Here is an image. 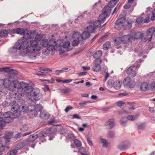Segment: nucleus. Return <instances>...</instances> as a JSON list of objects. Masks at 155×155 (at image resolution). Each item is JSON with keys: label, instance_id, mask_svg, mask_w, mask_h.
<instances>
[{"label": "nucleus", "instance_id": "1", "mask_svg": "<svg viewBox=\"0 0 155 155\" xmlns=\"http://www.w3.org/2000/svg\"><path fill=\"white\" fill-rule=\"evenodd\" d=\"M12 79V77H10L7 79H5L4 81H3L2 80L0 79V81L3 82L4 85H6L5 83L7 82H8L7 85H8L10 84L11 82L12 81L13 84V87L12 89L9 87V89L13 91H14L18 85H20V87L17 88L16 92L15 93L14 92V94H15L16 100L18 101L19 102H21L22 97L23 96L25 97H26L28 93H30L31 91V87L29 86L28 84L27 83L21 82L19 83L17 81H13Z\"/></svg>", "mask_w": 155, "mask_h": 155}, {"label": "nucleus", "instance_id": "2", "mask_svg": "<svg viewBox=\"0 0 155 155\" xmlns=\"http://www.w3.org/2000/svg\"><path fill=\"white\" fill-rule=\"evenodd\" d=\"M28 40L25 39V38H22L21 39H19L18 40L14 45V46L18 50H19L21 48L23 49H26V53H30L31 54L30 55L31 58L32 59H35L37 55L38 54V52H37L33 53L31 51H30L28 49V47H30V45L28 44Z\"/></svg>", "mask_w": 155, "mask_h": 155}, {"label": "nucleus", "instance_id": "3", "mask_svg": "<svg viewBox=\"0 0 155 155\" xmlns=\"http://www.w3.org/2000/svg\"><path fill=\"white\" fill-rule=\"evenodd\" d=\"M42 38V36L40 35H38L35 37L34 40H32V41H30V47H28V49L30 51H31L33 53L37 52H38V54L37 55L39 54L38 51L40 50V48H38L37 46L38 45V41L41 40Z\"/></svg>", "mask_w": 155, "mask_h": 155}, {"label": "nucleus", "instance_id": "4", "mask_svg": "<svg viewBox=\"0 0 155 155\" xmlns=\"http://www.w3.org/2000/svg\"><path fill=\"white\" fill-rule=\"evenodd\" d=\"M152 39L155 42V28L152 27L148 29L146 32V35L142 38V42H144L148 41H150Z\"/></svg>", "mask_w": 155, "mask_h": 155}, {"label": "nucleus", "instance_id": "5", "mask_svg": "<svg viewBox=\"0 0 155 155\" xmlns=\"http://www.w3.org/2000/svg\"><path fill=\"white\" fill-rule=\"evenodd\" d=\"M56 41L54 39H50L48 42V43L47 44V45H48L47 51H45L43 50L42 51L43 53L45 54H47L48 52V50L51 51L54 50L57 51L60 50L61 47V45L60 44L57 45L56 44Z\"/></svg>", "mask_w": 155, "mask_h": 155}, {"label": "nucleus", "instance_id": "6", "mask_svg": "<svg viewBox=\"0 0 155 155\" xmlns=\"http://www.w3.org/2000/svg\"><path fill=\"white\" fill-rule=\"evenodd\" d=\"M40 92V90L38 88H34L32 89L31 91L28 93L25 97H31L35 101L39 100L42 97V95Z\"/></svg>", "mask_w": 155, "mask_h": 155}, {"label": "nucleus", "instance_id": "7", "mask_svg": "<svg viewBox=\"0 0 155 155\" xmlns=\"http://www.w3.org/2000/svg\"><path fill=\"white\" fill-rule=\"evenodd\" d=\"M123 84L124 86L130 88H134L135 85L134 80L129 76L127 77L124 79Z\"/></svg>", "mask_w": 155, "mask_h": 155}, {"label": "nucleus", "instance_id": "8", "mask_svg": "<svg viewBox=\"0 0 155 155\" xmlns=\"http://www.w3.org/2000/svg\"><path fill=\"white\" fill-rule=\"evenodd\" d=\"M126 22V18L124 16L120 15L118 19L115 21V28H123L125 26V23Z\"/></svg>", "mask_w": 155, "mask_h": 155}, {"label": "nucleus", "instance_id": "9", "mask_svg": "<svg viewBox=\"0 0 155 155\" xmlns=\"http://www.w3.org/2000/svg\"><path fill=\"white\" fill-rule=\"evenodd\" d=\"M12 116V112L10 111L3 114V118L5 123H11L13 122V118Z\"/></svg>", "mask_w": 155, "mask_h": 155}, {"label": "nucleus", "instance_id": "10", "mask_svg": "<svg viewBox=\"0 0 155 155\" xmlns=\"http://www.w3.org/2000/svg\"><path fill=\"white\" fill-rule=\"evenodd\" d=\"M130 35L131 37V39L132 41H134L135 39H138L140 38H141L142 41V38L144 36L143 34L140 32L135 31H132L130 32Z\"/></svg>", "mask_w": 155, "mask_h": 155}, {"label": "nucleus", "instance_id": "11", "mask_svg": "<svg viewBox=\"0 0 155 155\" xmlns=\"http://www.w3.org/2000/svg\"><path fill=\"white\" fill-rule=\"evenodd\" d=\"M130 144L129 141H125L119 144L117 147L118 149L121 150H126L130 147Z\"/></svg>", "mask_w": 155, "mask_h": 155}, {"label": "nucleus", "instance_id": "12", "mask_svg": "<svg viewBox=\"0 0 155 155\" xmlns=\"http://www.w3.org/2000/svg\"><path fill=\"white\" fill-rule=\"evenodd\" d=\"M127 74L132 78L135 77L137 74V70L132 66H130L127 70Z\"/></svg>", "mask_w": 155, "mask_h": 155}, {"label": "nucleus", "instance_id": "13", "mask_svg": "<svg viewBox=\"0 0 155 155\" xmlns=\"http://www.w3.org/2000/svg\"><path fill=\"white\" fill-rule=\"evenodd\" d=\"M4 71L5 72H9L11 74H17L18 72L14 69H11L10 67H4L2 68V72Z\"/></svg>", "mask_w": 155, "mask_h": 155}, {"label": "nucleus", "instance_id": "14", "mask_svg": "<svg viewBox=\"0 0 155 155\" xmlns=\"http://www.w3.org/2000/svg\"><path fill=\"white\" fill-rule=\"evenodd\" d=\"M105 124L107 126V128L109 129H111L115 125L114 119L109 120L107 121L106 122Z\"/></svg>", "mask_w": 155, "mask_h": 155}, {"label": "nucleus", "instance_id": "15", "mask_svg": "<svg viewBox=\"0 0 155 155\" xmlns=\"http://www.w3.org/2000/svg\"><path fill=\"white\" fill-rule=\"evenodd\" d=\"M134 23V21L132 19H129L125 23L124 28L126 30L130 29L132 27V24Z\"/></svg>", "mask_w": 155, "mask_h": 155}, {"label": "nucleus", "instance_id": "16", "mask_svg": "<svg viewBox=\"0 0 155 155\" xmlns=\"http://www.w3.org/2000/svg\"><path fill=\"white\" fill-rule=\"evenodd\" d=\"M130 35H124L122 38V42L124 43H126L130 41H132L131 40Z\"/></svg>", "mask_w": 155, "mask_h": 155}, {"label": "nucleus", "instance_id": "17", "mask_svg": "<svg viewBox=\"0 0 155 155\" xmlns=\"http://www.w3.org/2000/svg\"><path fill=\"white\" fill-rule=\"evenodd\" d=\"M49 114L48 112L45 110H43L40 112V117L44 119H48L49 117Z\"/></svg>", "mask_w": 155, "mask_h": 155}, {"label": "nucleus", "instance_id": "18", "mask_svg": "<svg viewBox=\"0 0 155 155\" xmlns=\"http://www.w3.org/2000/svg\"><path fill=\"white\" fill-rule=\"evenodd\" d=\"M14 32L17 34L20 35H24L25 33V30L24 29L21 28H18L14 30Z\"/></svg>", "mask_w": 155, "mask_h": 155}, {"label": "nucleus", "instance_id": "19", "mask_svg": "<svg viewBox=\"0 0 155 155\" xmlns=\"http://www.w3.org/2000/svg\"><path fill=\"white\" fill-rule=\"evenodd\" d=\"M113 86L115 89L119 90L121 88V82L119 81H116L114 83Z\"/></svg>", "mask_w": 155, "mask_h": 155}, {"label": "nucleus", "instance_id": "20", "mask_svg": "<svg viewBox=\"0 0 155 155\" xmlns=\"http://www.w3.org/2000/svg\"><path fill=\"white\" fill-rule=\"evenodd\" d=\"M37 138V136L35 134L31 135L29 136L27 139V141L29 142H33Z\"/></svg>", "mask_w": 155, "mask_h": 155}, {"label": "nucleus", "instance_id": "21", "mask_svg": "<svg viewBox=\"0 0 155 155\" xmlns=\"http://www.w3.org/2000/svg\"><path fill=\"white\" fill-rule=\"evenodd\" d=\"M31 35V32L28 31L27 32L26 35L23 36V37L22 38H25V39L28 40V43H29L28 45H30V41H32L31 40V37H30Z\"/></svg>", "mask_w": 155, "mask_h": 155}, {"label": "nucleus", "instance_id": "22", "mask_svg": "<svg viewBox=\"0 0 155 155\" xmlns=\"http://www.w3.org/2000/svg\"><path fill=\"white\" fill-rule=\"evenodd\" d=\"M101 22H102L99 20H96L94 22L93 21H91L90 22L91 24L94 23V25L95 28L100 27L101 25Z\"/></svg>", "mask_w": 155, "mask_h": 155}, {"label": "nucleus", "instance_id": "23", "mask_svg": "<svg viewBox=\"0 0 155 155\" xmlns=\"http://www.w3.org/2000/svg\"><path fill=\"white\" fill-rule=\"evenodd\" d=\"M8 31L6 29H2L0 30V37H4L7 36Z\"/></svg>", "mask_w": 155, "mask_h": 155}, {"label": "nucleus", "instance_id": "24", "mask_svg": "<svg viewBox=\"0 0 155 155\" xmlns=\"http://www.w3.org/2000/svg\"><path fill=\"white\" fill-rule=\"evenodd\" d=\"M9 147H5L2 144L0 145V155H2L5 153V149L9 150Z\"/></svg>", "mask_w": 155, "mask_h": 155}, {"label": "nucleus", "instance_id": "25", "mask_svg": "<svg viewBox=\"0 0 155 155\" xmlns=\"http://www.w3.org/2000/svg\"><path fill=\"white\" fill-rule=\"evenodd\" d=\"M25 145V143L22 142L16 143L15 146V149L17 150H19L22 148Z\"/></svg>", "mask_w": 155, "mask_h": 155}, {"label": "nucleus", "instance_id": "26", "mask_svg": "<svg viewBox=\"0 0 155 155\" xmlns=\"http://www.w3.org/2000/svg\"><path fill=\"white\" fill-rule=\"evenodd\" d=\"M27 98V101L28 104L30 106H35L36 104V101L32 100V98H30V97H29Z\"/></svg>", "mask_w": 155, "mask_h": 155}, {"label": "nucleus", "instance_id": "27", "mask_svg": "<svg viewBox=\"0 0 155 155\" xmlns=\"http://www.w3.org/2000/svg\"><path fill=\"white\" fill-rule=\"evenodd\" d=\"M102 55V51L100 50L96 51L94 54V57L95 58H100Z\"/></svg>", "mask_w": 155, "mask_h": 155}, {"label": "nucleus", "instance_id": "28", "mask_svg": "<svg viewBox=\"0 0 155 155\" xmlns=\"http://www.w3.org/2000/svg\"><path fill=\"white\" fill-rule=\"evenodd\" d=\"M90 33L87 31L84 32L81 35V38L82 39L85 40L90 37Z\"/></svg>", "mask_w": 155, "mask_h": 155}, {"label": "nucleus", "instance_id": "29", "mask_svg": "<svg viewBox=\"0 0 155 155\" xmlns=\"http://www.w3.org/2000/svg\"><path fill=\"white\" fill-rule=\"evenodd\" d=\"M114 45H120L122 42L121 38L120 37H116L114 40Z\"/></svg>", "mask_w": 155, "mask_h": 155}, {"label": "nucleus", "instance_id": "30", "mask_svg": "<svg viewBox=\"0 0 155 155\" xmlns=\"http://www.w3.org/2000/svg\"><path fill=\"white\" fill-rule=\"evenodd\" d=\"M93 70L96 72H99L101 70V65L99 64H95L92 67Z\"/></svg>", "mask_w": 155, "mask_h": 155}, {"label": "nucleus", "instance_id": "31", "mask_svg": "<svg viewBox=\"0 0 155 155\" xmlns=\"http://www.w3.org/2000/svg\"><path fill=\"white\" fill-rule=\"evenodd\" d=\"M143 22V18L142 17L137 18L136 20V25L137 26H139L141 23Z\"/></svg>", "mask_w": 155, "mask_h": 155}, {"label": "nucleus", "instance_id": "32", "mask_svg": "<svg viewBox=\"0 0 155 155\" xmlns=\"http://www.w3.org/2000/svg\"><path fill=\"white\" fill-rule=\"evenodd\" d=\"M148 88V84L146 82H144L141 85L140 89L141 91H146Z\"/></svg>", "mask_w": 155, "mask_h": 155}, {"label": "nucleus", "instance_id": "33", "mask_svg": "<svg viewBox=\"0 0 155 155\" xmlns=\"http://www.w3.org/2000/svg\"><path fill=\"white\" fill-rule=\"evenodd\" d=\"M110 8H111L108 5L105 6L103 9L104 12L109 15L111 11Z\"/></svg>", "mask_w": 155, "mask_h": 155}, {"label": "nucleus", "instance_id": "34", "mask_svg": "<svg viewBox=\"0 0 155 155\" xmlns=\"http://www.w3.org/2000/svg\"><path fill=\"white\" fill-rule=\"evenodd\" d=\"M108 16L104 12L99 15V19L102 21H103Z\"/></svg>", "mask_w": 155, "mask_h": 155}, {"label": "nucleus", "instance_id": "35", "mask_svg": "<svg viewBox=\"0 0 155 155\" xmlns=\"http://www.w3.org/2000/svg\"><path fill=\"white\" fill-rule=\"evenodd\" d=\"M111 46V43L109 41H107L103 45V49L105 50L109 48Z\"/></svg>", "mask_w": 155, "mask_h": 155}, {"label": "nucleus", "instance_id": "36", "mask_svg": "<svg viewBox=\"0 0 155 155\" xmlns=\"http://www.w3.org/2000/svg\"><path fill=\"white\" fill-rule=\"evenodd\" d=\"M75 146L79 148L82 146V143L79 140L75 139L73 140Z\"/></svg>", "mask_w": 155, "mask_h": 155}, {"label": "nucleus", "instance_id": "37", "mask_svg": "<svg viewBox=\"0 0 155 155\" xmlns=\"http://www.w3.org/2000/svg\"><path fill=\"white\" fill-rule=\"evenodd\" d=\"M117 3V1L116 0H111L108 3V6L111 8L114 7Z\"/></svg>", "mask_w": 155, "mask_h": 155}, {"label": "nucleus", "instance_id": "38", "mask_svg": "<svg viewBox=\"0 0 155 155\" xmlns=\"http://www.w3.org/2000/svg\"><path fill=\"white\" fill-rule=\"evenodd\" d=\"M138 116V115L134 116L129 115L127 117V118L128 120L133 121L137 119Z\"/></svg>", "mask_w": 155, "mask_h": 155}, {"label": "nucleus", "instance_id": "39", "mask_svg": "<svg viewBox=\"0 0 155 155\" xmlns=\"http://www.w3.org/2000/svg\"><path fill=\"white\" fill-rule=\"evenodd\" d=\"M95 29V28L91 25L87 27V31L90 33H93Z\"/></svg>", "mask_w": 155, "mask_h": 155}, {"label": "nucleus", "instance_id": "40", "mask_svg": "<svg viewBox=\"0 0 155 155\" xmlns=\"http://www.w3.org/2000/svg\"><path fill=\"white\" fill-rule=\"evenodd\" d=\"M118 105L122 108H124L126 106V104L125 103L122 101H120L118 102L117 103Z\"/></svg>", "mask_w": 155, "mask_h": 155}, {"label": "nucleus", "instance_id": "41", "mask_svg": "<svg viewBox=\"0 0 155 155\" xmlns=\"http://www.w3.org/2000/svg\"><path fill=\"white\" fill-rule=\"evenodd\" d=\"M80 43L79 39H75L72 43V45L73 47L78 46Z\"/></svg>", "mask_w": 155, "mask_h": 155}, {"label": "nucleus", "instance_id": "42", "mask_svg": "<svg viewBox=\"0 0 155 155\" xmlns=\"http://www.w3.org/2000/svg\"><path fill=\"white\" fill-rule=\"evenodd\" d=\"M35 108L38 111H40L43 109V107L41 105L39 104H37L35 105Z\"/></svg>", "mask_w": 155, "mask_h": 155}, {"label": "nucleus", "instance_id": "43", "mask_svg": "<svg viewBox=\"0 0 155 155\" xmlns=\"http://www.w3.org/2000/svg\"><path fill=\"white\" fill-rule=\"evenodd\" d=\"M80 35L79 34L78 32H75L72 35V38L74 39H79L80 37Z\"/></svg>", "mask_w": 155, "mask_h": 155}, {"label": "nucleus", "instance_id": "44", "mask_svg": "<svg viewBox=\"0 0 155 155\" xmlns=\"http://www.w3.org/2000/svg\"><path fill=\"white\" fill-rule=\"evenodd\" d=\"M115 134L113 131H109L108 132L107 136L109 138H113L114 137Z\"/></svg>", "mask_w": 155, "mask_h": 155}, {"label": "nucleus", "instance_id": "45", "mask_svg": "<svg viewBox=\"0 0 155 155\" xmlns=\"http://www.w3.org/2000/svg\"><path fill=\"white\" fill-rule=\"evenodd\" d=\"M70 46V42L69 41H65L63 45V47L64 48H68Z\"/></svg>", "mask_w": 155, "mask_h": 155}, {"label": "nucleus", "instance_id": "46", "mask_svg": "<svg viewBox=\"0 0 155 155\" xmlns=\"http://www.w3.org/2000/svg\"><path fill=\"white\" fill-rule=\"evenodd\" d=\"M140 61H137L135 63H134L132 66L135 68V69L137 70L140 67V64H139Z\"/></svg>", "mask_w": 155, "mask_h": 155}, {"label": "nucleus", "instance_id": "47", "mask_svg": "<svg viewBox=\"0 0 155 155\" xmlns=\"http://www.w3.org/2000/svg\"><path fill=\"white\" fill-rule=\"evenodd\" d=\"M45 133L44 131H41L38 133L37 134H35L37 136V138L38 137H45Z\"/></svg>", "mask_w": 155, "mask_h": 155}, {"label": "nucleus", "instance_id": "48", "mask_svg": "<svg viewBox=\"0 0 155 155\" xmlns=\"http://www.w3.org/2000/svg\"><path fill=\"white\" fill-rule=\"evenodd\" d=\"M28 128L29 127L27 125H24L22 126L20 129L22 131H27Z\"/></svg>", "mask_w": 155, "mask_h": 155}, {"label": "nucleus", "instance_id": "49", "mask_svg": "<svg viewBox=\"0 0 155 155\" xmlns=\"http://www.w3.org/2000/svg\"><path fill=\"white\" fill-rule=\"evenodd\" d=\"M79 151L83 155L87 153L86 150L82 147H80L79 149Z\"/></svg>", "mask_w": 155, "mask_h": 155}, {"label": "nucleus", "instance_id": "50", "mask_svg": "<svg viewBox=\"0 0 155 155\" xmlns=\"http://www.w3.org/2000/svg\"><path fill=\"white\" fill-rule=\"evenodd\" d=\"M101 140H102V143H103V147H107L108 143L107 142V140L103 138L101 139Z\"/></svg>", "mask_w": 155, "mask_h": 155}, {"label": "nucleus", "instance_id": "51", "mask_svg": "<svg viewBox=\"0 0 155 155\" xmlns=\"http://www.w3.org/2000/svg\"><path fill=\"white\" fill-rule=\"evenodd\" d=\"M18 50L14 46H13L12 48H11L9 50V52L11 53L14 54L16 53Z\"/></svg>", "mask_w": 155, "mask_h": 155}, {"label": "nucleus", "instance_id": "52", "mask_svg": "<svg viewBox=\"0 0 155 155\" xmlns=\"http://www.w3.org/2000/svg\"><path fill=\"white\" fill-rule=\"evenodd\" d=\"M3 120V118L0 119V127L1 128H2L3 127L5 126V122L4 120Z\"/></svg>", "mask_w": 155, "mask_h": 155}, {"label": "nucleus", "instance_id": "53", "mask_svg": "<svg viewBox=\"0 0 155 155\" xmlns=\"http://www.w3.org/2000/svg\"><path fill=\"white\" fill-rule=\"evenodd\" d=\"M108 36V35L107 34H106L104 35L102 37H101V38L98 40V42L99 43H101L104 40V39L107 38Z\"/></svg>", "mask_w": 155, "mask_h": 155}, {"label": "nucleus", "instance_id": "54", "mask_svg": "<svg viewBox=\"0 0 155 155\" xmlns=\"http://www.w3.org/2000/svg\"><path fill=\"white\" fill-rule=\"evenodd\" d=\"M120 122L121 125H124L127 122L126 119L124 118H122L120 119Z\"/></svg>", "mask_w": 155, "mask_h": 155}, {"label": "nucleus", "instance_id": "55", "mask_svg": "<svg viewBox=\"0 0 155 155\" xmlns=\"http://www.w3.org/2000/svg\"><path fill=\"white\" fill-rule=\"evenodd\" d=\"M132 5L130 3H129V2L127 3L124 6V8L126 9H128L129 8H130L131 6Z\"/></svg>", "mask_w": 155, "mask_h": 155}, {"label": "nucleus", "instance_id": "56", "mask_svg": "<svg viewBox=\"0 0 155 155\" xmlns=\"http://www.w3.org/2000/svg\"><path fill=\"white\" fill-rule=\"evenodd\" d=\"M17 150L16 149L12 150L9 152V155H15L17 153Z\"/></svg>", "mask_w": 155, "mask_h": 155}, {"label": "nucleus", "instance_id": "57", "mask_svg": "<svg viewBox=\"0 0 155 155\" xmlns=\"http://www.w3.org/2000/svg\"><path fill=\"white\" fill-rule=\"evenodd\" d=\"M31 112V113L32 114L34 115V116L36 115L37 114V110L35 108L32 110H29Z\"/></svg>", "mask_w": 155, "mask_h": 155}, {"label": "nucleus", "instance_id": "58", "mask_svg": "<svg viewBox=\"0 0 155 155\" xmlns=\"http://www.w3.org/2000/svg\"><path fill=\"white\" fill-rule=\"evenodd\" d=\"M114 81L112 80H109L107 82V85L109 87H111L113 86Z\"/></svg>", "mask_w": 155, "mask_h": 155}, {"label": "nucleus", "instance_id": "59", "mask_svg": "<svg viewBox=\"0 0 155 155\" xmlns=\"http://www.w3.org/2000/svg\"><path fill=\"white\" fill-rule=\"evenodd\" d=\"M36 74L39 76H41L42 77H46V75L42 72H39L36 73Z\"/></svg>", "mask_w": 155, "mask_h": 155}, {"label": "nucleus", "instance_id": "60", "mask_svg": "<svg viewBox=\"0 0 155 155\" xmlns=\"http://www.w3.org/2000/svg\"><path fill=\"white\" fill-rule=\"evenodd\" d=\"M95 64H100L102 62V60L100 58H95Z\"/></svg>", "mask_w": 155, "mask_h": 155}, {"label": "nucleus", "instance_id": "61", "mask_svg": "<svg viewBox=\"0 0 155 155\" xmlns=\"http://www.w3.org/2000/svg\"><path fill=\"white\" fill-rule=\"evenodd\" d=\"M73 118H76L79 119H81V117L79 116L77 114H74L72 115Z\"/></svg>", "mask_w": 155, "mask_h": 155}, {"label": "nucleus", "instance_id": "62", "mask_svg": "<svg viewBox=\"0 0 155 155\" xmlns=\"http://www.w3.org/2000/svg\"><path fill=\"white\" fill-rule=\"evenodd\" d=\"M90 103V102L89 101H84L83 102L80 103L79 104L81 106H82L84 105H86L87 104Z\"/></svg>", "mask_w": 155, "mask_h": 155}, {"label": "nucleus", "instance_id": "63", "mask_svg": "<svg viewBox=\"0 0 155 155\" xmlns=\"http://www.w3.org/2000/svg\"><path fill=\"white\" fill-rule=\"evenodd\" d=\"M52 129L51 128H49L47 129L45 131V133L46 134H51L53 133V131H52Z\"/></svg>", "mask_w": 155, "mask_h": 155}, {"label": "nucleus", "instance_id": "64", "mask_svg": "<svg viewBox=\"0 0 155 155\" xmlns=\"http://www.w3.org/2000/svg\"><path fill=\"white\" fill-rule=\"evenodd\" d=\"M87 141L88 144L91 146H92L93 145V143L92 141L91 140V138L87 137Z\"/></svg>", "mask_w": 155, "mask_h": 155}]
</instances>
